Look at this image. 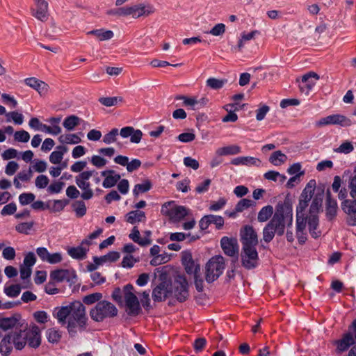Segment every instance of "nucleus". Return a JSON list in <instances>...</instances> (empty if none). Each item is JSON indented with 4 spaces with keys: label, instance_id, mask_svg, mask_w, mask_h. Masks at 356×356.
Returning <instances> with one entry per match:
<instances>
[{
    "label": "nucleus",
    "instance_id": "obj_13",
    "mask_svg": "<svg viewBox=\"0 0 356 356\" xmlns=\"http://www.w3.org/2000/svg\"><path fill=\"white\" fill-rule=\"evenodd\" d=\"M172 293L171 284L168 281L164 280L157 284L152 290V298L154 302H161Z\"/></svg>",
    "mask_w": 356,
    "mask_h": 356
},
{
    "label": "nucleus",
    "instance_id": "obj_8",
    "mask_svg": "<svg viewBox=\"0 0 356 356\" xmlns=\"http://www.w3.org/2000/svg\"><path fill=\"white\" fill-rule=\"evenodd\" d=\"M92 171H84L81 172L75 178L76 185L82 191L81 197L84 200H90L94 195V193L90 188V184L89 182V179L92 177Z\"/></svg>",
    "mask_w": 356,
    "mask_h": 356
},
{
    "label": "nucleus",
    "instance_id": "obj_39",
    "mask_svg": "<svg viewBox=\"0 0 356 356\" xmlns=\"http://www.w3.org/2000/svg\"><path fill=\"white\" fill-rule=\"evenodd\" d=\"M81 119L76 115H72L65 118L63 122V125L67 131H72L80 124Z\"/></svg>",
    "mask_w": 356,
    "mask_h": 356
},
{
    "label": "nucleus",
    "instance_id": "obj_37",
    "mask_svg": "<svg viewBox=\"0 0 356 356\" xmlns=\"http://www.w3.org/2000/svg\"><path fill=\"white\" fill-rule=\"evenodd\" d=\"M58 140L63 145H75L79 143L81 141L80 136L77 134H62L58 137Z\"/></svg>",
    "mask_w": 356,
    "mask_h": 356
},
{
    "label": "nucleus",
    "instance_id": "obj_58",
    "mask_svg": "<svg viewBox=\"0 0 356 356\" xmlns=\"http://www.w3.org/2000/svg\"><path fill=\"white\" fill-rule=\"evenodd\" d=\"M14 138L18 142L26 143L30 139V134L24 130L18 131L14 134Z\"/></svg>",
    "mask_w": 356,
    "mask_h": 356
},
{
    "label": "nucleus",
    "instance_id": "obj_60",
    "mask_svg": "<svg viewBox=\"0 0 356 356\" xmlns=\"http://www.w3.org/2000/svg\"><path fill=\"white\" fill-rule=\"evenodd\" d=\"M261 161L256 157L253 156H243V165L245 166H257L261 165Z\"/></svg>",
    "mask_w": 356,
    "mask_h": 356
},
{
    "label": "nucleus",
    "instance_id": "obj_61",
    "mask_svg": "<svg viewBox=\"0 0 356 356\" xmlns=\"http://www.w3.org/2000/svg\"><path fill=\"white\" fill-rule=\"evenodd\" d=\"M33 317L39 323H45L49 320V316L44 311H38L33 314Z\"/></svg>",
    "mask_w": 356,
    "mask_h": 356
},
{
    "label": "nucleus",
    "instance_id": "obj_9",
    "mask_svg": "<svg viewBox=\"0 0 356 356\" xmlns=\"http://www.w3.org/2000/svg\"><path fill=\"white\" fill-rule=\"evenodd\" d=\"M172 293H173L175 298L180 302H183L188 298V283L184 276L178 275L175 278Z\"/></svg>",
    "mask_w": 356,
    "mask_h": 356
},
{
    "label": "nucleus",
    "instance_id": "obj_11",
    "mask_svg": "<svg viewBox=\"0 0 356 356\" xmlns=\"http://www.w3.org/2000/svg\"><path fill=\"white\" fill-rule=\"evenodd\" d=\"M220 245L226 255L234 257L236 259H238L239 246L236 238L223 236L220 240Z\"/></svg>",
    "mask_w": 356,
    "mask_h": 356
},
{
    "label": "nucleus",
    "instance_id": "obj_3",
    "mask_svg": "<svg viewBox=\"0 0 356 356\" xmlns=\"http://www.w3.org/2000/svg\"><path fill=\"white\" fill-rule=\"evenodd\" d=\"M348 188L352 200L347 199L348 192L346 188H341L338 193V198L343 200L341 207L348 214V222L351 226H356V172L348 181Z\"/></svg>",
    "mask_w": 356,
    "mask_h": 356
},
{
    "label": "nucleus",
    "instance_id": "obj_44",
    "mask_svg": "<svg viewBox=\"0 0 356 356\" xmlns=\"http://www.w3.org/2000/svg\"><path fill=\"white\" fill-rule=\"evenodd\" d=\"M46 336L49 342L56 343L60 340L61 333L55 328H50L47 330Z\"/></svg>",
    "mask_w": 356,
    "mask_h": 356
},
{
    "label": "nucleus",
    "instance_id": "obj_6",
    "mask_svg": "<svg viewBox=\"0 0 356 356\" xmlns=\"http://www.w3.org/2000/svg\"><path fill=\"white\" fill-rule=\"evenodd\" d=\"M161 213L172 222H177L188 214L189 209L184 206L176 204L175 201H169L161 206Z\"/></svg>",
    "mask_w": 356,
    "mask_h": 356
},
{
    "label": "nucleus",
    "instance_id": "obj_10",
    "mask_svg": "<svg viewBox=\"0 0 356 356\" xmlns=\"http://www.w3.org/2000/svg\"><path fill=\"white\" fill-rule=\"evenodd\" d=\"M242 266L248 270L259 265V255L256 247H242L241 254Z\"/></svg>",
    "mask_w": 356,
    "mask_h": 356
},
{
    "label": "nucleus",
    "instance_id": "obj_12",
    "mask_svg": "<svg viewBox=\"0 0 356 356\" xmlns=\"http://www.w3.org/2000/svg\"><path fill=\"white\" fill-rule=\"evenodd\" d=\"M240 235L242 247H256L258 245L257 234L252 226L245 225L241 229Z\"/></svg>",
    "mask_w": 356,
    "mask_h": 356
},
{
    "label": "nucleus",
    "instance_id": "obj_17",
    "mask_svg": "<svg viewBox=\"0 0 356 356\" xmlns=\"http://www.w3.org/2000/svg\"><path fill=\"white\" fill-rule=\"evenodd\" d=\"M35 8L31 9V14L37 19L46 22L49 17L48 2L46 0H34Z\"/></svg>",
    "mask_w": 356,
    "mask_h": 356
},
{
    "label": "nucleus",
    "instance_id": "obj_57",
    "mask_svg": "<svg viewBox=\"0 0 356 356\" xmlns=\"http://www.w3.org/2000/svg\"><path fill=\"white\" fill-rule=\"evenodd\" d=\"M49 180L46 175H41L36 177L35 180V186L39 189L46 188L49 184Z\"/></svg>",
    "mask_w": 356,
    "mask_h": 356
},
{
    "label": "nucleus",
    "instance_id": "obj_1",
    "mask_svg": "<svg viewBox=\"0 0 356 356\" xmlns=\"http://www.w3.org/2000/svg\"><path fill=\"white\" fill-rule=\"evenodd\" d=\"M53 316L59 324L65 325L71 337H75L78 330L82 332L87 328L86 308L80 301H74L67 305L56 307Z\"/></svg>",
    "mask_w": 356,
    "mask_h": 356
},
{
    "label": "nucleus",
    "instance_id": "obj_53",
    "mask_svg": "<svg viewBox=\"0 0 356 356\" xmlns=\"http://www.w3.org/2000/svg\"><path fill=\"white\" fill-rule=\"evenodd\" d=\"M354 147L353 144L349 141L343 143L339 147L334 149L336 152L349 154L353 150Z\"/></svg>",
    "mask_w": 356,
    "mask_h": 356
},
{
    "label": "nucleus",
    "instance_id": "obj_43",
    "mask_svg": "<svg viewBox=\"0 0 356 356\" xmlns=\"http://www.w3.org/2000/svg\"><path fill=\"white\" fill-rule=\"evenodd\" d=\"M63 179L64 176H62L59 180L52 182L47 187V192L50 194H57L60 193L65 186V183L60 181V179Z\"/></svg>",
    "mask_w": 356,
    "mask_h": 356
},
{
    "label": "nucleus",
    "instance_id": "obj_64",
    "mask_svg": "<svg viewBox=\"0 0 356 356\" xmlns=\"http://www.w3.org/2000/svg\"><path fill=\"white\" fill-rule=\"evenodd\" d=\"M68 204L67 200H56L52 202L51 210L54 212H59Z\"/></svg>",
    "mask_w": 356,
    "mask_h": 356
},
{
    "label": "nucleus",
    "instance_id": "obj_54",
    "mask_svg": "<svg viewBox=\"0 0 356 356\" xmlns=\"http://www.w3.org/2000/svg\"><path fill=\"white\" fill-rule=\"evenodd\" d=\"M252 205V202L248 199L241 200L236 205L235 209L236 212H242L245 209H248Z\"/></svg>",
    "mask_w": 356,
    "mask_h": 356
},
{
    "label": "nucleus",
    "instance_id": "obj_33",
    "mask_svg": "<svg viewBox=\"0 0 356 356\" xmlns=\"http://www.w3.org/2000/svg\"><path fill=\"white\" fill-rule=\"evenodd\" d=\"M11 339L12 334L9 333L2 339L0 343V353L3 355H9L13 350V343Z\"/></svg>",
    "mask_w": 356,
    "mask_h": 356
},
{
    "label": "nucleus",
    "instance_id": "obj_50",
    "mask_svg": "<svg viewBox=\"0 0 356 356\" xmlns=\"http://www.w3.org/2000/svg\"><path fill=\"white\" fill-rule=\"evenodd\" d=\"M119 135L118 129H111L108 134H105L103 138V142L106 144H111L116 141L117 136Z\"/></svg>",
    "mask_w": 356,
    "mask_h": 356
},
{
    "label": "nucleus",
    "instance_id": "obj_30",
    "mask_svg": "<svg viewBox=\"0 0 356 356\" xmlns=\"http://www.w3.org/2000/svg\"><path fill=\"white\" fill-rule=\"evenodd\" d=\"M259 33L258 31H252L250 33H243L238 40V44L232 47V51H240L244 47L246 42L253 39L256 35Z\"/></svg>",
    "mask_w": 356,
    "mask_h": 356
},
{
    "label": "nucleus",
    "instance_id": "obj_34",
    "mask_svg": "<svg viewBox=\"0 0 356 356\" xmlns=\"http://www.w3.org/2000/svg\"><path fill=\"white\" fill-rule=\"evenodd\" d=\"M129 237L134 242L138 243L140 246H147L152 243V240H149L148 238H140V232L136 227H134L132 229Z\"/></svg>",
    "mask_w": 356,
    "mask_h": 356
},
{
    "label": "nucleus",
    "instance_id": "obj_24",
    "mask_svg": "<svg viewBox=\"0 0 356 356\" xmlns=\"http://www.w3.org/2000/svg\"><path fill=\"white\" fill-rule=\"evenodd\" d=\"M354 343L355 339L353 334L350 332L345 334L341 339L334 342V344L337 346V352L341 353L347 350Z\"/></svg>",
    "mask_w": 356,
    "mask_h": 356
},
{
    "label": "nucleus",
    "instance_id": "obj_35",
    "mask_svg": "<svg viewBox=\"0 0 356 356\" xmlns=\"http://www.w3.org/2000/svg\"><path fill=\"white\" fill-rule=\"evenodd\" d=\"M309 231L312 236L316 238L320 236L321 232H316L318 226V217L316 214H311L308 218Z\"/></svg>",
    "mask_w": 356,
    "mask_h": 356
},
{
    "label": "nucleus",
    "instance_id": "obj_21",
    "mask_svg": "<svg viewBox=\"0 0 356 356\" xmlns=\"http://www.w3.org/2000/svg\"><path fill=\"white\" fill-rule=\"evenodd\" d=\"M325 206L327 218L329 220L333 219L337 215L338 205L337 200L332 197L331 192L329 189L326 191Z\"/></svg>",
    "mask_w": 356,
    "mask_h": 356
},
{
    "label": "nucleus",
    "instance_id": "obj_55",
    "mask_svg": "<svg viewBox=\"0 0 356 356\" xmlns=\"http://www.w3.org/2000/svg\"><path fill=\"white\" fill-rule=\"evenodd\" d=\"M227 200L224 197H220L216 202H212L209 205V210L212 211H218L221 210L226 204Z\"/></svg>",
    "mask_w": 356,
    "mask_h": 356
},
{
    "label": "nucleus",
    "instance_id": "obj_63",
    "mask_svg": "<svg viewBox=\"0 0 356 356\" xmlns=\"http://www.w3.org/2000/svg\"><path fill=\"white\" fill-rule=\"evenodd\" d=\"M225 31V25L222 23H219L216 24L209 32L208 33L214 35V36H220L222 35Z\"/></svg>",
    "mask_w": 356,
    "mask_h": 356
},
{
    "label": "nucleus",
    "instance_id": "obj_36",
    "mask_svg": "<svg viewBox=\"0 0 356 356\" xmlns=\"http://www.w3.org/2000/svg\"><path fill=\"white\" fill-rule=\"evenodd\" d=\"M87 34L95 35L100 41L111 40L114 35L113 32L112 31H106L103 29L90 31L87 33Z\"/></svg>",
    "mask_w": 356,
    "mask_h": 356
},
{
    "label": "nucleus",
    "instance_id": "obj_19",
    "mask_svg": "<svg viewBox=\"0 0 356 356\" xmlns=\"http://www.w3.org/2000/svg\"><path fill=\"white\" fill-rule=\"evenodd\" d=\"M318 79L319 76L316 72H310L305 74L302 77V85L300 86V90L307 95L309 94Z\"/></svg>",
    "mask_w": 356,
    "mask_h": 356
},
{
    "label": "nucleus",
    "instance_id": "obj_32",
    "mask_svg": "<svg viewBox=\"0 0 356 356\" xmlns=\"http://www.w3.org/2000/svg\"><path fill=\"white\" fill-rule=\"evenodd\" d=\"M316 184V181L314 179H311L302 191L300 200L309 202L314 195Z\"/></svg>",
    "mask_w": 356,
    "mask_h": 356
},
{
    "label": "nucleus",
    "instance_id": "obj_23",
    "mask_svg": "<svg viewBox=\"0 0 356 356\" xmlns=\"http://www.w3.org/2000/svg\"><path fill=\"white\" fill-rule=\"evenodd\" d=\"M74 274V271L67 269H58L51 272L50 278L56 282H70Z\"/></svg>",
    "mask_w": 356,
    "mask_h": 356
},
{
    "label": "nucleus",
    "instance_id": "obj_2",
    "mask_svg": "<svg viewBox=\"0 0 356 356\" xmlns=\"http://www.w3.org/2000/svg\"><path fill=\"white\" fill-rule=\"evenodd\" d=\"M293 222L292 207L289 201L279 202L275 207V211L271 220L263 229V239L269 243L273 240L275 233L282 236L286 227H290Z\"/></svg>",
    "mask_w": 356,
    "mask_h": 356
},
{
    "label": "nucleus",
    "instance_id": "obj_22",
    "mask_svg": "<svg viewBox=\"0 0 356 356\" xmlns=\"http://www.w3.org/2000/svg\"><path fill=\"white\" fill-rule=\"evenodd\" d=\"M101 175L105 177L102 183V186L105 188L114 186L120 179V175L112 170L102 171Z\"/></svg>",
    "mask_w": 356,
    "mask_h": 356
},
{
    "label": "nucleus",
    "instance_id": "obj_27",
    "mask_svg": "<svg viewBox=\"0 0 356 356\" xmlns=\"http://www.w3.org/2000/svg\"><path fill=\"white\" fill-rule=\"evenodd\" d=\"M26 330H22L21 332L19 330L9 332L12 334V341L15 348L17 350H22L25 346L26 342L25 332Z\"/></svg>",
    "mask_w": 356,
    "mask_h": 356
},
{
    "label": "nucleus",
    "instance_id": "obj_7",
    "mask_svg": "<svg viewBox=\"0 0 356 356\" xmlns=\"http://www.w3.org/2000/svg\"><path fill=\"white\" fill-rule=\"evenodd\" d=\"M124 298L127 308V313L131 316H136L140 312V302L134 292V286L129 284L124 287Z\"/></svg>",
    "mask_w": 356,
    "mask_h": 356
},
{
    "label": "nucleus",
    "instance_id": "obj_48",
    "mask_svg": "<svg viewBox=\"0 0 356 356\" xmlns=\"http://www.w3.org/2000/svg\"><path fill=\"white\" fill-rule=\"evenodd\" d=\"M21 292V287L19 284H13L4 288V293L10 298L17 297Z\"/></svg>",
    "mask_w": 356,
    "mask_h": 356
},
{
    "label": "nucleus",
    "instance_id": "obj_62",
    "mask_svg": "<svg viewBox=\"0 0 356 356\" xmlns=\"http://www.w3.org/2000/svg\"><path fill=\"white\" fill-rule=\"evenodd\" d=\"M36 257L33 252H30L24 257L22 266L31 268L35 265Z\"/></svg>",
    "mask_w": 356,
    "mask_h": 356
},
{
    "label": "nucleus",
    "instance_id": "obj_18",
    "mask_svg": "<svg viewBox=\"0 0 356 356\" xmlns=\"http://www.w3.org/2000/svg\"><path fill=\"white\" fill-rule=\"evenodd\" d=\"M181 263L188 275H194L200 272V266L194 261L190 251L186 250L181 252Z\"/></svg>",
    "mask_w": 356,
    "mask_h": 356
},
{
    "label": "nucleus",
    "instance_id": "obj_45",
    "mask_svg": "<svg viewBox=\"0 0 356 356\" xmlns=\"http://www.w3.org/2000/svg\"><path fill=\"white\" fill-rule=\"evenodd\" d=\"M226 83V79H218L213 77L207 80V86L213 90L222 88Z\"/></svg>",
    "mask_w": 356,
    "mask_h": 356
},
{
    "label": "nucleus",
    "instance_id": "obj_5",
    "mask_svg": "<svg viewBox=\"0 0 356 356\" xmlns=\"http://www.w3.org/2000/svg\"><path fill=\"white\" fill-rule=\"evenodd\" d=\"M225 267V264L223 257L218 255L210 259L205 266L206 281L208 283L214 282L222 275Z\"/></svg>",
    "mask_w": 356,
    "mask_h": 356
},
{
    "label": "nucleus",
    "instance_id": "obj_47",
    "mask_svg": "<svg viewBox=\"0 0 356 356\" xmlns=\"http://www.w3.org/2000/svg\"><path fill=\"white\" fill-rule=\"evenodd\" d=\"M7 121L11 120L16 124L20 125L24 122V116L22 113L17 111H12L6 113Z\"/></svg>",
    "mask_w": 356,
    "mask_h": 356
},
{
    "label": "nucleus",
    "instance_id": "obj_14",
    "mask_svg": "<svg viewBox=\"0 0 356 356\" xmlns=\"http://www.w3.org/2000/svg\"><path fill=\"white\" fill-rule=\"evenodd\" d=\"M25 325L27 326L26 324ZM26 342L29 346L36 348L41 343V331L38 325L32 323L25 332Z\"/></svg>",
    "mask_w": 356,
    "mask_h": 356
},
{
    "label": "nucleus",
    "instance_id": "obj_38",
    "mask_svg": "<svg viewBox=\"0 0 356 356\" xmlns=\"http://www.w3.org/2000/svg\"><path fill=\"white\" fill-rule=\"evenodd\" d=\"M287 156L281 151L277 150L272 153L269 161L275 166H280L287 161Z\"/></svg>",
    "mask_w": 356,
    "mask_h": 356
},
{
    "label": "nucleus",
    "instance_id": "obj_31",
    "mask_svg": "<svg viewBox=\"0 0 356 356\" xmlns=\"http://www.w3.org/2000/svg\"><path fill=\"white\" fill-rule=\"evenodd\" d=\"M145 219L146 216L145 212L140 210L131 211L126 215L127 222L132 225L136 222H143Z\"/></svg>",
    "mask_w": 356,
    "mask_h": 356
},
{
    "label": "nucleus",
    "instance_id": "obj_56",
    "mask_svg": "<svg viewBox=\"0 0 356 356\" xmlns=\"http://www.w3.org/2000/svg\"><path fill=\"white\" fill-rule=\"evenodd\" d=\"M102 298V295L100 293H94L89 294L88 296H86L83 299V302L85 304L87 305H91L93 304L97 301H99V300Z\"/></svg>",
    "mask_w": 356,
    "mask_h": 356
},
{
    "label": "nucleus",
    "instance_id": "obj_16",
    "mask_svg": "<svg viewBox=\"0 0 356 356\" xmlns=\"http://www.w3.org/2000/svg\"><path fill=\"white\" fill-rule=\"evenodd\" d=\"M92 244L88 239H84L81 244L76 247H72L67 249L68 254L73 259L82 260L86 257L89 251V247Z\"/></svg>",
    "mask_w": 356,
    "mask_h": 356
},
{
    "label": "nucleus",
    "instance_id": "obj_49",
    "mask_svg": "<svg viewBox=\"0 0 356 356\" xmlns=\"http://www.w3.org/2000/svg\"><path fill=\"white\" fill-rule=\"evenodd\" d=\"M204 104H206V100L204 98L197 100L195 97H188L184 102V106H190L193 109H195L197 106H204Z\"/></svg>",
    "mask_w": 356,
    "mask_h": 356
},
{
    "label": "nucleus",
    "instance_id": "obj_51",
    "mask_svg": "<svg viewBox=\"0 0 356 356\" xmlns=\"http://www.w3.org/2000/svg\"><path fill=\"white\" fill-rule=\"evenodd\" d=\"M35 196L31 193H24L19 195V202L22 205H27L34 201Z\"/></svg>",
    "mask_w": 356,
    "mask_h": 356
},
{
    "label": "nucleus",
    "instance_id": "obj_41",
    "mask_svg": "<svg viewBox=\"0 0 356 356\" xmlns=\"http://www.w3.org/2000/svg\"><path fill=\"white\" fill-rule=\"evenodd\" d=\"M72 207L77 217L81 218L86 213V206L83 200H77L72 203Z\"/></svg>",
    "mask_w": 356,
    "mask_h": 356
},
{
    "label": "nucleus",
    "instance_id": "obj_59",
    "mask_svg": "<svg viewBox=\"0 0 356 356\" xmlns=\"http://www.w3.org/2000/svg\"><path fill=\"white\" fill-rule=\"evenodd\" d=\"M138 261V259H135L131 254H127V255L124 256L122 259V266L123 268H131Z\"/></svg>",
    "mask_w": 356,
    "mask_h": 356
},
{
    "label": "nucleus",
    "instance_id": "obj_15",
    "mask_svg": "<svg viewBox=\"0 0 356 356\" xmlns=\"http://www.w3.org/2000/svg\"><path fill=\"white\" fill-rule=\"evenodd\" d=\"M329 124L346 127L350 126L351 122L350 120L346 116L339 114L328 115L325 118H321L316 122V125L319 127Z\"/></svg>",
    "mask_w": 356,
    "mask_h": 356
},
{
    "label": "nucleus",
    "instance_id": "obj_42",
    "mask_svg": "<svg viewBox=\"0 0 356 356\" xmlns=\"http://www.w3.org/2000/svg\"><path fill=\"white\" fill-rule=\"evenodd\" d=\"M152 188V184L150 181L145 180L142 184H138L135 185L133 189V194L135 196H138L139 193L147 192Z\"/></svg>",
    "mask_w": 356,
    "mask_h": 356
},
{
    "label": "nucleus",
    "instance_id": "obj_20",
    "mask_svg": "<svg viewBox=\"0 0 356 356\" xmlns=\"http://www.w3.org/2000/svg\"><path fill=\"white\" fill-rule=\"evenodd\" d=\"M119 134L123 138L130 137V141L133 143H139L143 136V132L140 129H135L132 127L122 128Z\"/></svg>",
    "mask_w": 356,
    "mask_h": 356
},
{
    "label": "nucleus",
    "instance_id": "obj_46",
    "mask_svg": "<svg viewBox=\"0 0 356 356\" xmlns=\"http://www.w3.org/2000/svg\"><path fill=\"white\" fill-rule=\"evenodd\" d=\"M34 222L33 221L21 222L15 226V230L24 234H29L33 229Z\"/></svg>",
    "mask_w": 356,
    "mask_h": 356
},
{
    "label": "nucleus",
    "instance_id": "obj_52",
    "mask_svg": "<svg viewBox=\"0 0 356 356\" xmlns=\"http://www.w3.org/2000/svg\"><path fill=\"white\" fill-rule=\"evenodd\" d=\"M63 260L62 254L60 252L50 253L49 252L48 256L46 258V262L50 264H56Z\"/></svg>",
    "mask_w": 356,
    "mask_h": 356
},
{
    "label": "nucleus",
    "instance_id": "obj_4",
    "mask_svg": "<svg viewBox=\"0 0 356 356\" xmlns=\"http://www.w3.org/2000/svg\"><path fill=\"white\" fill-rule=\"evenodd\" d=\"M117 314L116 307L106 300L99 301L90 311L91 318L96 322L103 321L105 318L114 317Z\"/></svg>",
    "mask_w": 356,
    "mask_h": 356
},
{
    "label": "nucleus",
    "instance_id": "obj_29",
    "mask_svg": "<svg viewBox=\"0 0 356 356\" xmlns=\"http://www.w3.org/2000/svg\"><path fill=\"white\" fill-rule=\"evenodd\" d=\"M241 152V148L237 145H232L217 149L216 154L218 156L236 155Z\"/></svg>",
    "mask_w": 356,
    "mask_h": 356
},
{
    "label": "nucleus",
    "instance_id": "obj_28",
    "mask_svg": "<svg viewBox=\"0 0 356 356\" xmlns=\"http://www.w3.org/2000/svg\"><path fill=\"white\" fill-rule=\"evenodd\" d=\"M68 151V149L65 145H58L56 149L53 151L49 157L50 163L52 164L60 163L63 159L65 154Z\"/></svg>",
    "mask_w": 356,
    "mask_h": 356
},
{
    "label": "nucleus",
    "instance_id": "obj_26",
    "mask_svg": "<svg viewBox=\"0 0 356 356\" xmlns=\"http://www.w3.org/2000/svg\"><path fill=\"white\" fill-rule=\"evenodd\" d=\"M154 12L153 8L144 4H137L131 6V16L133 18H138L142 16H147Z\"/></svg>",
    "mask_w": 356,
    "mask_h": 356
},
{
    "label": "nucleus",
    "instance_id": "obj_40",
    "mask_svg": "<svg viewBox=\"0 0 356 356\" xmlns=\"http://www.w3.org/2000/svg\"><path fill=\"white\" fill-rule=\"evenodd\" d=\"M273 214V207L271 205L265 206L259 211L257 220L261 222H266L272 216Z\"/></svg>",
    "mask_w": 356,
    "mask_h": 356
},
{
    "label": "nucleus",
    "instance_id": "obj_25",
    "mask_svg": "<svg viewBox=\"0 0 356 356\" xmlns=\"http://www.w3.org/2000/svg\"><path fill=\"white\" fill-rule=\"evenodd\" d=\"M24 82L27 86L37 90L40 95H44L48 91V85L35 77L27 78L24 80Z\"/></svg>",
    "mask_w": 356,
    "mask_h": 356
}]
</instances>
